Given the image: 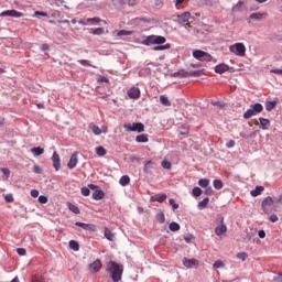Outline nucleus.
<instances>
[{
	"instance_id": "nucleus-64",
	"label": "nucleus",
	"mask_w": 282,
	"mask_h": 282,
	"mask_svg": "<svg viewBox=\"0 0 282 282\" xmlns=\"http://www.w3.org/2000/svg\"><path fill=\"white\" fill-rule=\"evenodd\" d=\"M273 281L282 282V273L273 278Z\"/></svg>"
},
{
	"instance_id": "nucleus-58",
	"label": "nucleus",
	"mask_w": 282,
	"mask_h": 282,
	"mask_svg": "<svg viewBox=\"0 0 282 282\" xmlns=\"http://www.w3.org/2000/svg\"><path fill=\"white\" fill-rule=\"evenodd\" d=\"M193 239H195V236H193V234H188L187 236L184 237L185 243H191Z\"/></svg>"
},
{
	"instance_id": "nucleus-48",
	"label": "nucleus",
	"mask_w": 282,
	"mask_h": 282,
	"mask_svg": "<svg viewBox=\"0 0 282 282\" xmlns=\"http://www.w3.org/2000/svg\"><path fill=\"white\" fill-rule=\"evenodd\" d=\"M169 204H170V206H172L173 210H177V208H180V204L175 203L174 198H170Z\"/></svg>"
},
{
	"instance_id": "nucleus-40",
	"label": "nucleus",
	"mask_w": 282,
	"mask_h": 282,
	"mask_svg": "<svg viewBox=\"0 0 282 282\" xmlns=\"http://www.w3.org/2000/svg\"><path fill=\"white\" fill-rule=\"evenodd\" d=\"M155 219L159 224H164L166 221V217L164 216L163 212L156 214Z\"/></svg>"
},
{
	"instance_id": "nucleus-47",
	"label": "nucleus",
	"mask_w": 282,
	"mask_h": 282,
	"mask_svg": "<svg viewBox=\"0 0 282 282\" xmlns=\"http://www.w3.org/2000/svg\"><path fill=\"white\" fill-rule=\"evenodd\" d=\"M242 6L243 1L239 0L238 3L232 7L231 12H239Z\"/></svg>"
},
{
	"instance_id": "nucleus-19",
	"label": "nucleus",
	"mask_w": 282,
	"mask_h": 282,
	"mask_svg": "<svg viewBox=\"0 0 282 282\" xmlns=\"http://www.w3.org/2000/svg\"><path fill=\"white\" fill-rule=\"evenodd\" d=\"M174 78H188V70L180 69L178 72L173 73Z\"/></svg>"
},
{
	"instance_id": "nucleus-14",
	"label": "nucleus",
	"mask_w": 282,
	"mask_h": 282,
	"mask_svg": "<svg viewBox=\"0 0 282 282\" xmlns=\"http://www.w3.org/2000/svg\"><path fill=\"white\" fill-rule=\"evenodd\" d=\"M93 199L96 202H100V199H105V192L98 187L94 193H93Z\"/></svg>"
},
{
	"instance_id": "nucleus-56",
	"label": "nucleus",
	"mask_w": 282,
	"mask_h": 282,
	"mask_svg": "<svg viewBox=\"0 0 282 282\" xmlns=\"http://www.w3.org/2000/svg\"><path fill=\"white\" fill-rule=\"evenodd\" d=\"M213 107H218L219 109H224L226 107V104L221 101H212Z\"/></svg>"
},
{
	"instance_id": "nucleus-26",
	"label": "nucleus",
	"mask_w": 282,
	"mask_h": 282,
	"mask_svg": "<svg viewBox=\"0 0 282 282\" xmlns=\"http://www.w3.org/2000/svg\"><path fill=\"white\" fill-rule=\"evenodd\" d=\"M209 202H210V198L208 197H205L203 200H200L197 205L198 210H204V208L208 206Z\"/></svg>"
},
{
	"instance_id": "nucleus-11",
	"label": "nucleus",
	"mask_w": 282,
	"mask_h": 282,
	"mask_svg": "<svg viewBox=\"0 0 282 282\" xmlns=\"http://www.w3.org/2000/svg\"><path fill=\"white\" fill-rule=\"evenodd\" d=\"M183 265H185V268H193L195 265H199V261H197L195 258H183Z\"/></svg>"
},
{
	"instance_id": "nucleus-61",
	"label": "nucleus",
	"mask_w": 282,
	"mask_h": 282,
	"mask_svg": "<svg viewBox=\"0 0 282 282\" xmlns=\"http://www.w3.org/2000/svg\"><path fill=\"white\" fill-rule=\"evenodd\" d=\"M17 252L20 257H25V254L28 253V251L25 250V248H18Z\"/></svg>"
},
{
	"instance_id": "nucleus-44",
	"label": "nucleus",
	"mask_w": 282,
	"mask_h": 282,
	"mask_svg": "<svg viewBox=\"0 0 282 282\" xmlns=\"http://www.w3.org/2000/svg\"><path fill=\"white\" fill-rule=\"evenodd\" d=\"M131 34H133V31L120 30L117 32V36H131Z\"/></svg>"
},
{
	"instance_id": "nucleus-28",
	"label": "nucleus",
	"mask_w": 282,
	"mask_h": 282,
	"mask_svg": "<svg viewBox=\"0 0 282 282\" xmlns=\"http://www.w3.org/2000/svg\"><path fill=\"white\" fill-rule=\"evenodd\" d=\"M104 237H106V239L108 240V241H113V239H116V236L113 235V232H111L110 230H109V228H105V231H104Z\"/></svg>"
},
{
	"instance_id": "nucleus-30",
	"label": "nucleus",
	"mask_w": 282,
	"mask_h": 282,
	"mask_svg": "<svg viewBox=\"0 0 282 282\" xmlns=\"http://www.w3.org/2000/svg\"><path fill=\"white\" fill-rule=\"evenodd\" d=\"M250 108L256 112V115L261 113V111H263V105L259 102L251 105Z\"/></svg>"
},
{
	"instance_id": "nucleus-59",
	"label": "nucleus",
	"mask_w": 282,
	"mask_h": 282,
	"mask_svg": "<svg viewBox=\"0 0 282 282\" xmlns=\"http://www.w3.org/2000/svg\"><path fill=\"white\" fill-rule=\"evenodd\" d=\"M37 202L40 204H47V196L45 195H40L39 198H37Z\"/></svg>"
},
{
	"instance_id": "nucleus-25",
	"label": "nucleus",
	"mask_w": 282,
	"mask_h": 282,
	"mask_svg": "<svg viewBox=\"0 0 282 282\" xmlns=\"http://www.w3.org/2000/svg\"><path fill=\"white\" fill-rule=\"evenodd\" d=\"M130 183H131V178L129 177V175H123L119 180L120 186H129Z\"/></svg>"
},
{
	"instance_id": "nucleus-33",
	"label": "nucleus",
	"mask_w": 282,
	"mask_h": 282,
	"mask_svg": "<svg viewBox=\"0 0 282 282\" xmlns=\"http://www.w3.org/2000/svg\"><path fill=\"white\" fill-rule=\"evenodd\" d=\"M200 61H203L204 63H213V62L217 63V59H215L213 55H210L209 53H205V55L203 56V59Z\"/></svg>"
},
{
	"instance_id": "nucleus-18",
	"label": "nucleus",
	"mask_w": 282,
	"mask_h": 282,
	"mask_svg": "<svg viewBox=\"0 0 282 282\" xmlns=\"http://www.w3.org/2000/svg\"><path fill=\"white\" fill-rule=\"evenodd\" d=\"M191 131V126L188 123H184L178 128L180 135H188Z\"/></svg>"
},
{
	"instance_id": "nucleus-43",
	"label": "nucleus",
	"mask_w": 282,
	"mask_h": 282,
	"mask_svg": "<svg viewBox=\"0 0 282 282\" xmlns=\"http://www.w3.org/2000/svg\"><path fill=\"white\" fill-rule=\"evenodd\" d=\"M214 188L221 191V188H224V182H221V180H214Z\"/></svg>"
},
{
	"instance_id": "nucleus-20",
	"label": "nucleus",
	"mask_w": 282,
	"mask_h": 282,
	"mask_svg": "<svg viewBox=\"0 0 282 282\" xmlns=\"http://www.w3.org/2000/svg\"><path fill=\"white\" fill-rule=\"evenodd\" d=\"M180 23H188V20L191 19V12L186 11L177 17Z\"/></svg>"
},
{
	"instance_id": "nucleus-12",
	"label": "nucleus",
	"mask_w": 282,
	"mask_h": 282,
	"mask_svg": "<svg viewBox=\"0 0 282 282\" xmlns=\"http://www.w3.org/2000/svg\"><path fill=\"white\" fill-rule=\"evenodd\" d=\"M128 96L129 98H131L132 100H138V98H140V88L137 87H132L128 90Z\"/></svg>"
},
{
	"instance_id": "nucleus-62",
	"label": "nucleus",
	"mask_w": 282,
	"mask_h": 282,
	"mask_svg": "<svg viewBox=\"0 0 282 282\" xmlns=\"http://www.w3.org/2000/svg\"><path fill=\"white\" fill-rule=\"evenodd\" d=\"M282 202V195H279L278 197L272 198V204H281Z\"/></svg>"
},
{
	"instance_id": "nucleus-23",
	"label": "nucleus",
	"mask_w": 282,
	"mask_h": 282,
	"mask_svg": "<svg viewBox=\"0 0 282 282\" xmlns=\"http://www.w3.org/2000/svg\"><path fill=\"white\" fill-rule=\"evenodd\" d=\"M193 56L196 58V61H202L204 56H206V52L202 50L193 51Z\"/></svg>"
},
{
	"instance_id": "nucleus-38",
	"label": "nucleus",
	"mask_w": 282,
	"mask_h": 282,
	"mask_svg": "<svg viewBox=\"0 0 282 282\" xmlns=\"http://www.w3.org/2000/svg\"><path fill=\"white\" fill-rule=\"evenodd\" d=\"M252 116H257L254 110L251 108L250 106V109H248L245 113H243V118L245 120H250V118H252Z\"/></svg>"
},
{
	"instance_id": "nucleus-60",
	"label": "nucleus",
	"mask_w": 282,
	"mask_h": 282,
	"mask_svg": "<svg viewBox=\"0 0 282 282\" xmlns=\"http://www.w3.org/2000/svg\"><path fill=\"white\" fill-rule=\"evenodd\" d=\"M187 74H188V76H192V77H199V76H202L199 70H189V72H187Z\"/></svg>"
},
{
	"instance_id": "nucleus-31",
	"label": "nucleus",
	"mask_w": 282,
	"mask_h": 282,
	"mask_svg": "<svg viewBox=\"0 0 282 282\" xmlns=\"http://www.w3.org/2000/svg\"><path fill=\"white\" fill-rule=\"evenodd\" d=\"M160 102L163 105V107H171V100H169V97L166 95L160 96Z\"/></svg>"
},
{
	"instance_id": "nucleus-13",
	"label": "nucleus",
	"mask_w": 282,
	"mask_h": 282,
	"mask_svg": "<svg viewBox=\"0 0 282 282\" xmlns=\"http://www.w3.org/2000/svg\"><path fill=\"white\" fill-rule=\"evenodd\" d=\"M166 194H155L150 197V202H159V204H164L166 202Z\"/></svg>"
},
{
	"instance_id": "nucleus-57",
	"label": "nucleus",
	"mask_w": 282,
	"mask_h": 282,
	"mask_svg": "<svg viewBox=\"0 0 282 282\" xmlns=\"http://www.w3.org/2000/svg\"><path fill=\"white\" fill-rule=\"evenodd\" d=\"M164 6V2L162 0H154V8L156 10H160Z\"/></svg>"
},
{
	"instance_id": "nucleus-7",
	"label": "nucleus",
	"mask_w": 282,
	"mask_h": 282,
	"mask_svg": "<svg viewBox=\"0 0 282 282\" xmlns=\"http://www.w3.org/2000/svg\"><path fill=\"white\" fill-rule=\"evenodd\" d=\"M101 269H102V262L100 261V259L95 260L88 267V270H90L93 274H96V272H100Z\"/></svg>"
},
{
	"instance_id": "nucleus-46",
	"label": "nucleus",
	"mask_w": 282,
	"mask_h": 282,
	"mask_svg": "<svg viewBox=\"0 0 282 282\" xmlns=\"http://www.w3.org/2000/svg\"><path fill=\"white\" fill-rule=\"evenodd\" d=\"M86 230L88 232H96L98 230V227L94 224H86Z\"/></svg>"
},
{
	"instance_id": "nucleus-29",
	"label": "nucleus",
	"mask_w": 282,
	"mask_h": 282,
	"mask_svg": "<svg viewBox=\"0 0 282 282\" xmlns=\"http://www.w3.org/2000/svg\"><path fill=\"white\" fill-rule=\"evenodd\" d=\"M31 153H33V155H43L45 153V149L41 148V147H35L31 149Z\"/></svg>"
},
{
	"instance_id": "nucleus-42",
	"label": "nucleus",
	"mask_w": 282,
	"mask_h": 282,
	"mask_svg": "<svg viewBox=\"0 0 282 282\" xmlns=\"http://www.w3.org/2000/svg\"><path fill=\"white\" fill-rule=\"evenodd\" d=\"M151 169H153V161H147L143 167L144 173H151Z\"/></svg>"
},
{
	"instance_id": "nucleus-35",
	"label": "nucleus",
	"mask_w": 282,
	"mask_h": 282,
	"mask_svg": "<svg viewBox=\"0 0 282 282\" xmlns=\"http://www.w3.org/2000/svg\"><path fill=\"white\" fill-rule=\"evenodd\" d=\"M86 23H90V25H97V23H102V19L97 18V17H95V18H88V19L86 20Z\"/></svg>"
},
{
	"instance_id": "nucleus-53",
	"label": "nucleus",
	"mask_w": 282,
	"mask_h": 282,
	"mask_svg": "<svg viewBox=\"0 0 282 282\" xmlns=\"http://www.w3.org/2000/svg\"><path fill=\"white\" fill-rule=\"evenodd\" d=\"M91 191L89 189V187H82V195L84 197H89Z\"/></svg>"
},
{
	"instance_id": "nucleus-17",
	"label": "nucleus",
	"mask_w": 282,
	"mask_h": 282,
	"mask_svg": "<svg viewBox=\"0 0 282 282\" xmlns=\"http://www.w3.org/2000/svg\"><path fill=\"white\" fill-rule=\"evenodd\" d=\"M224 232H228V227H226V224H223L215 228V235H217V237H221Z\"/></svg>"
},
{
	"instance_id": "nucleus-1",
	"label": "nucleus",
	"mask_w": 282,
	"mask_h": 282,
	"mask_svg": "<svg viewBox=\"0 0 282 282\" xmlns=\"http://www.w3.org/2000/svg\"><path fill=\"white\" fill-rule=\"evenodd\" d=\"M166 43V37L162 35H148L143 41L142 45H147L148 47L151 45H158L154 46V52H164V50H171V44H164Z\"/></svg>"
},
{
	"instance_id": "nucleus-27",
	"label": "nucleus",
	"mask_w": 282,
	"mask_h": 282,
	"mask_svg": "<svg viewBox=\"0 0 282 282\" xmlns=\"http://www.w3.org/2000/svg\"><path fill=\"white\" fill-rule=\"evenodd\" d=\"M68 246L70 250H74V252H78V250H80V245L76 240H69Z\"/></svg>"
},
{
	"instance_id": "nucleus-45",
	"label": "nucleus",
	"mask_w": 282,
	"mask_h": 282,
	"mask_svg": "<svg viewBox=\"0 0 282 282\" xmlns=\"http://www.w3.org/2000/svg\"><path fill=\"white\" fill-rule=\"evenodd\" d=\"M202 193H204V191H202V189H200L199 187H197V186L192 189V195H193L194 197H200Z\"/></svg>"
},
{
	"instance_id": "nucleus-21",
	"label": "nucleus",
	"mask_w": 282,
	"mask_h": 282,
	"mask_svg": "<svg viewBox=\"0 0 282 282\" xmlns=\"http://www.w3.org/2000/svg\"><path fill=\"white\" fill-rule=\"evenodd\" d=\"M135 142L139 144H147L149 142V134H139L135 137Z\"/></svg>"
},
{
	"instance_id": "nucleus-16",
	"label": "nucleus",
	"mask_w": 282,
	"mask_h": 282,
	"mask_svg": "<svg viewBox=\"0 0 282 282\" xmlns=\"http://www.w3.org/2000/svg\"><path fill=\"white\" fill-rule=\"evenodd\" d=\"M263 191H265V187L257 185L256 188L250 192V195L251 197H259Z\"/></svg>"
},
{
	"instance_id": "nucleus-54",
	"label": "nucleus",
	"mask_w": 282,
	"mask_h": 282,
	"mask_svg": "<svg viewBox=\"0 0 282 282\" xmlns=\"http://www.w3.org/2000/svg\"><path fill=\"white\" fill-rule=\"evenodd\" d=\"M1 173H3L6 180H8L10 177V169L8 167H1Z\"/></svg>"
},
{
	"instance_id": "nucleus-51",
	"label": "nucleus",
	"mask_w": 282,
	"mask_h": 282,
	"mask_svg": "<svg viewBox=\"0 0 282 282\" xmlns=\"http://www.w3.org/2000/svg\"><path fill=\"white\" fill-rule=\"evenodd\" d=\"M213 268H214L215 270H217V269H219V268H224V261H221V260H216V261L214 262V264H213Z\"/></svg>"
},
{
	"instance_id": "nucleus-49",
	"label": "nucleus",
	"mask_w": 282,
	"mask_h": 282,
	"mask_svg": "<svg viewBox=\"0 0 282 282\" xmlns=\"http://www.w3.org/2000/svg\"><path fill=\"white\" fill-rule=\"evenodd\" d=\"M161 166H163V167L166 169L167 171H171V169H172V164H171V162L167 161V160L162 161Z\"/></svg>"
},
{
	"instance_id": "nucleus-55",
	"label": "nucleus",
	"mask_w": 282,
	"mask_h": 282,
	"mask_svg": "<svg viewBox=\"0 0 282 282\" xmlns=\"http://www.w3.org/2000/svg\"><path fill=\"white\" fill-rule=\"evenodd\" d=\"M4 202H7V204H12V202H14V196H12V194H7L4 196Z\"/></svg>"
},
{
	"instance_id": "nucleus-24",
	"label": "nucleus",
	"mask_w": 282,
	"mask_h": 282,
	"mask_svg": "<svg viewBox=\"0 0 282 282\" xmlns=\"http://www.w3.org/2000/svg\"><path fill=\"white\" fill-rule=\"evenodd\" d=\"M88 129H90L95 135H100V133H102L100 127L94 123H89Z\"/></svg>"
},
{
	"instance_id": "nucleus-41",
	"label": "nucleus",
	"mask_w": 282,
	"mask_h": 282,
	"mask_svg": "<svg viewBox=\"0 0 282 282\" xmlns=\"http://www.w3.org/2000/svg\"><path fill=\"white\" fill-rule=\"evenodd\" d=\"M276 100H272V101H267L265 102V109L268 111H272V109H274V107H276Z\"/></svg>"
},
{
	"instance_id": "nucleus-52",
	"label": "nucleus",
	"mask_w": 282,
	"mask_h": 282,
	"mask_svg": "<svg viewBox=\"0 0 282 282\" xmlns=\"http://www.w3.org/2000/svg\"><path fill=\"white\" fill-rule=\"evenodd\" d=\"M33 173H35L36 175H42L43 169L40 165H34Z\"/></svg>"
},
{
	"instance_id": "nucleus-15",
	"label": "nucleus",
	"mask_w": 282,
	"mask_h": 282,
	"mask_svg": "<svg viewBox=\"0 0 282 282\" xmlns=\"http://www.w3.org/2000/svg\"><path fill=\"white\" fill-rule=\"evenodd\" d=\"M259 121H260V129H262L263 131L270 129V119L260 117Z\"/></svg>"
},
{
	"instance_id": "nucleus-9",
	"label": "nucleus",
	"mask_w": 282,
	"mask_h": 282,
	"mask_svg": "<svg viewBox=\"0 0 282 282\" xmlns=\"http://www.w3.org/2000/svg\"><path fill=\"white\" fill-rule=\"evenodd\" d=\"M78 164V152H74L72 155H70V159L67 163V166L68 169H76V165Z\"/></svg>"
},
{
	"instance_id": "nucleus-34",
	"label": "nucleus",
	"mask_w": 282,
	"mask_h": 282,
	"mask_svg": "<svg viewBox=\"0 0 282 282\" xmlns=\"http://www.w3.org/2000/svg\"><path fill=\"white\" fill-rule=\"evenodd\" d=\"M67 205L70 213H74L75 215H80V208H78L75 204L67 203Z\"/></svg>"
},
{
	"instance_id": "nucleus-4",
	"label": "nucleus",
	"mask_w": 282,
	"mask_h": 282,
	"mask_svg": "<svg viewBox=\"0 0 282 282\" xmlns=\"http://www.w3.org/2000/svg\"><path fill=\"white\" fill-rule=\"evenodd\" d=\"M229 52L236 56H246V45L243 43H235L229 47Z\"/></svg>"
},
{
	"instance_id": "nucleus-2",
	"label": "nucleus",
	"mask_w": 282,
	"mask_h": 282,
	"mask_svg": "<svg viewBox=\"0 0 282 282\" xmlns=\"http://www.w3.org/2000/svg\"><path fill=\"white\" fill-rule=\"evenodd\" d=\"M107 271L110 273V278L113 282L122 281V274L124 272V267L118 262L110 260L108 263Z\"/></svg>"
},
{
	"instance_id": "nucleus-22",
	"label": "nucleus",
	"mask_w": 282,
	"mask_h": 282,
	"mask_svg": "<svg viewBox=\"0 0 282 282\" xmlns=\"http://www.w3.org/2000/svg\"><path fill=\"white\" fill-rule=\"evenodd\" d=\"M263 17H268V13H251L249 19H251L252 21H261Z\"/></svg>"
},
{
	"instance_id": "nucleus-63",
	"label": "nucleus",
	"mask_w": 282,
	"mask_h": 282,
	"mask_svg": "<svg viewBox=\"0 0 282 282\" xmlns=\"http://www.w3.org/2000/svg\"><path fill=\"white\" fill-rule=\"evenodd\" d=\"M204 193H205V195H207V196L213 195V187H210V186L205 187Z\"/></svg>"
},
{
	"instance_id": "nucleus-39",
	"label": "nucleus",
	"mask_w": 282,
	"mask_h": 282,
	"mask_svg": "<svg viewBox=\"0 0 282 282\" xmlns=\"http://www.w3.org/2000/svg\"><path fill=\"white\" fill-rule=\"evenodd\" d=\"M209 184H210V180L208 178H200L198 181V186H200V188H208Z\"/></svg>"
},
{
	"instance_id": "nucleus-32",
	"label": "nucleus",
	"mask_w": 282,
	"mask_h": 282,
	"mask_svg": "<svg viewBox=\"0 0 282 282\" xmlns=\"http://www.w3.org/2000/svg\"><path fill=\"white\" fill-rule=\"evenodd\" d=\"M90 34H93L94 36H100L105 34V29L104 28L90 29Z\"/></svg>"
},
{
	"instance_id": "nucleus-3",
	"label": "nucleus",
	"mask_w": 282,
	"mask_h": 282,
	"mask_svg": "<svg viewBox=\"0 0 282 282\" xmlns=\"http://www.w3.org/2000/svg\"><path fill=\"white\" fill-rule=\"evenodd\" d=\"M270 206H272V197L268 196L265 197L261 203V208L264 213V215H270V213H276L278 207L276 205H273L272 209H270Z\"/></svg>"
},
{
	"instance_id": "nucleus-36",
	"label": "nucleus",
	"mask_w": 282,
	"mask_h": 282,
	"mask_svg": "<svg viewBox=\"0 0 282 282\" xmlns=\"http://www.w3.org/2000/svg\"><path fill=\"white\" fill-rule=\"evenodd\" d=\"M169 228L171 230V232H177L181 228L180 224L176 223V221H172L170 225H169Z\"/></svg>"
},
{
	"instance_id": "nucleus-10",
	"label": "nucleus",
	"mask_w": 282,
	"mask_h": 282,
	"mask_svg": "<svg viewBox=\"0 0 282 282\" xmlns=\"http://www.w3.org/2000/svg\"><path fill=\"white\" fill-rule=\"evenodd\" d=\"M229 70H230V66L225 63L218 64L215 67L216 74H226V72H229Z\"/></svg>"
},
{
	"instance_id": "nucleus-50",
	"label": "nucleus",
	"mask_w": 282,
	"mask_h": 282,
	"mask_svg": "<svg viewBox=\"0 0 282 282\" xmlns=\"http://www.w3.org/2000/svg\"><path fill=\"white\" fill-rule=\"evenodd\" d=\"M237 259H240V261H246L248 259V253L246 252H239L237 253Z\"/></svg>"
},
{
	"instance_id": "nucleus-6",
	"label": "nucleus",
	"mask_w": 282,
	"mask_h": 282,
	"mask_svg": "<svg viewBox=\"0 0 282 282\" xmlns=\"http://www.w3.org/2000/svg\"><path fill=\"white\" fill-rule=\"evenodd\" d=\"M0 17H12L13 19H21V17H23V13L11 9V10H6L3 12L0 13Z\"/></svg>"
},
{
	"instance_id": "nucleus-37",
	"label": "nucleus",
	"mask_w": 282,
	"mask_h": 282,
	"mask_svg": "<svg viewBox=\"0 0 282 282\" xmlns=\"http://www.w3.org/2000/svg\"><path fill=\"white\" fill-rule=\"evenodd\" d=\"M95 151L99 158H104V155L107 153V150L102 145L97 147Z\"/></svg>"
},
{
	"instance_id": "nucleus-5",
	"label": "nucleus",
	"mask_w": 282,
	"mask_h": 282,
	"mask_svg": "<svg viewBox=\"0 0 282 282\" xmlns=\"http://www.w3.org/2000/svg\"><path fill=\"white\" fill-rule=\"evenodd\" d=\"M123 127L127 129V131H133L137 133H143L144 131V123L142 122H133L132 124L126 123Z\"/></svg>"
},
{
	"instance_id": "nucleus-8",
	"label": "nucleus",
	"mask_w": 282,
	"mask_h": 282,
	"mask_svg": "<svg viewBox=\"0 0 282 282\" xmlns=\"http://www.w3.org/2000/svg\"><path fill=\"white\" fill-rule=\"evenodd\" d=\"M51 160L55 171H61V155H58L56 151L53 152Z\"/></svg>"
}]
</instances>
